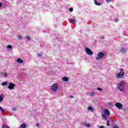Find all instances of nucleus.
<instances>
[{
	"label": "nucleus",
	"instance_id": "nucleus-17",
	"mask_svg": "<svg viewBox=\"0 0 128 128\" xmlns=\"http://www.w3.org/2000/svg\"><path fill=\"white\" fill-rule=\"evenodd\" d=\"M102 118H104V120H108V118H106V116L105 114H102Z\"/></svg>",
	"mask_w": 128,
	"mask_h": 128
},
{
	"label": "nucleus",
	"instance_id": "nucleus-7",
	"mask_svg": "<svg viewBox=\"0 0 128 128\" xmlns=\"http://www.w3.org/2000/svg\"><path fill=\"white\" fill-rule=\"evenodd\" d=\"M115 106L116 108H119V109L122 108V104L120 102L116 103Z\"/></svg>",
	"mask_w": 128,
	"mask_h": 128
},
{
	"label": "nucleus",
	"instance_id": "nucleus-16",
	"mask_svg": "<svg viewBox=\"0 0 128 128\" xmlns=\"http://www.w3.org/2000/svg\"><path fill=\"white\" fill-rule=\"evenodd\" d=\"M8 83L6 82H4L2 84V86H6Z\"/></svg>",
	"mask_w": 128,
	"mask_h": 128
},
{
	"label": "nucleus",
	"instance_id": "nucleus-23",
	"mask_svg": "<svg viewBox=\"0 0 128 128\" xmlns=\"http://www.w3.org/2000/svg\"><path fill=\"white\" fill-rule=\"evenodd\" d=\"M18 40H22V36H18Z\"/></svg>",
	"mask_w": 128,
	"mask_h": 128
},
{
	"label": "nucleus",
	"instance_id": "nucleus-21",
	"mask_svg": "<svg viewBox=\"0 0 128 128\" xmlns=\"http://www.w3.org/2000/svg\"><path fill=\"white\" fill-rule=\"evenodd\" d=\"M0 110L2 112H4V108H2L0 106Z\"/></svg>",
	"mask_w": 128,
	"mask_h": 128
},
{
	"label": "nucleus",
	"instance_id": "nucleus-5",
	"mask_svg": "<svg viewBox=\"0 0 128 128\" xmlns=\"http://www.w3.org/2000/svg\"><path fill=\"white\" fill-rule=\"evenodd\" d=\"M85 50L87 54H88L89 56H92V54H94V52H92V50H90L88 48H85Z\"/></svg>",
	"mask_w": 128,
	"mask_h": 128
},
{
	"label": "nucleus",
	"instance_id": "nucleus-24",
	"mask_svg": "<svg viewBox=\"0 0 128 128\" xmlns=\"http://www.w3.org/2000/svg\"><path fill=\"white\" fill-rule=\"evenodd\" d=\"M98 90H99L100 92H102V89L100 88H97Z\"/></svg>",
	"mask_w": 128,
	"mask_h": 128
},
{
	"label": "nucleus",
	"instance_id": "nucleus-38",
	"mask_svg": "<svg viewBox=\"0 0 128 128\" xmlns=\"http://www.w3.org/2000/svg\"><path fill=\"white\" fill-rule=\"evenodd\" d=\"M103 38H104V37H103Z\"/></svg>",
	"mask_w": 128,
	"mask_h": 128
},
{
	"label": "nucleus",
	"instance_id": "nucleus-4",
	"mask_svg": "<svg viewBox=\"0 0 128 128\" xmlns=\"http://www.w3.org/2000/svg\"><path fill=\"white\" fill-rule=\"evenodd\" d=\"M104 56V54L102 52H99L98 54V57L96 58V60H98L100 58H102Z\"/></svg>",
	"mask_w": 128,
	"mask_h": 128
},
{
	"label": "nucleus",
	"instance_id": "nucleus-13",
	"mask_svg": "<svg viewBox=\"0 0 128 128\" xmlns=\"http://www.w3.org/2000/svg\"><path fill=\"white\" fill-rule=\"evenodd\" d=\"M62 80L64 82H68V78L67 76H64L62 78Z\"/></svg>",
	"mask_w": 128,
	"mask_h": 128
},
{
	"label": "nucleus",
	"instance_id": "nucleus-14",
	"mask_svg": "<svg viewBox=\"0 0 128 128\" xmlns=\"http://www.w3.org/2000/svg\"><path fill=\"white\" fill-rule=\"evenodd\" d=\"M94 4H96V6H101L102 5V4H100V3L98 2V1L96 0H94Z\"/></svg>",
	"mask_w": 128,
	"mask_h": 128
},
{
	"label": "nucleus",
	"instance_id": "nucleus-6",
	"mask_svg": "<svg viewBox=\"0 0 128 128\" xmlns=\"http://www.w3.org/2000/svg\"><path fill=\"white\" fill-rule=\"evenodd\" d=\"M14 86H16V84L10 83L8 86V88L10 90H14Z\"/></svg>",
	"mask_w": 128,
	"mask_h": 128
},
{
	"label": "nucleus",
	"instance_id": "nucleus-25",
	"mask_svg": "<svg viewBox=\"0 0 128 128\" xmlns=\"http://www.w3.org/2000/svg\"><path fill=\"white\" fill-rule=\"evenodd\" d=\"M106 126H110V120H108L106 122Z\"/></svg>",
	"mask_w": 128,
	"mask_h": 128
},
{
	"label": "nucleus",
	"instance_id": "nucleus-28",
	"mask_svg": "<svg viewBox=\"0 0 128 128\" xmlns=\"http://www.w3.org/2000/svg\"><path fill=\"white\" fill-rule=\"evenodd\" d=\"M12 110H13V112H16V108H12Z\"/></svg>",
	"mask_w": 128,
	"mask_h": 128
},
{
	"label": "nucleus",
	"instance_id": "nucleus-15",
	"mask_svg": "<svg viewBox=\"0 0 128 128\" xmlns=\"http://www.w3.org/2000/svg\"><path fill=\"white\" fill-rule=\"evenodd\" d=\"M26 124H23L20 126V128H26Z\"/></svg>",
	"mask_w": 128,
	"mask_h": 128
},
{
	"label": "nucleus",
	"instance_id": "nucleus-29",
	"mask_svg": "<svg viewBox=\"0 0 128 128\" xmlns=\"http://www.w3.org/2000/svg\"><path fill=\"white\" fill-rule=\"evenodd\" d=\"M37 56L38 58H40V56H42V54H37Z\"/></svg>",
	"mask_w": 128,
	"mask_h": 128
},
{
	"label": "nucleus",
	"instance_id": "nucleus-10",
	"mask_svg": "<svg viewBox=\"0 0 128 128\" xmlns=\"http://www.w3.org/2000/svg\"><path fill=\"white\" fill-rule=\"evenodd\" d=\"M16 61L17 62H18V64H24V60H22L18 58Z\"/></svg>",
	"mask_w": 128,
	"mask_h": 128
},
{
	"label": "nucleus",
	"instance_id": "nucleus-36",
	"mask_svg": "<svg viewBox=\"0 0 128 128\" xmlns=\"http://www.w3.org/2000/svg\"><path fill=\"white\" fill-rule=\"evenodd\" d=\"M36 126H38V128L40 127V124H36Z\"/></svg>",
	"mask_w": 128,
	"mask_h": 128
},
{
	"label": "nucleus",
	"instance_id": "nucleus-22",
	"mask_svg": "<svg viewBox=\"0 0 128 128\" xmlns=\"http://www.w3.org/2000/svg\"><path fill=\"white\" fill-rule=\"evenodd\" d=\"M76 20H71V24H76Z\"/></svg>",
	"mask_w": 128,
	"mask_h": 128
},
{
	"label": "nucleus",
	"instance_id": "nucleus-26",
	"mask_svg": "<svg viewBox=\"0 0 128 128\" xmlns=\"http://www.w3.org/2000/svg\"><path fill=\"white\" fill-rule=\"evenodd\" d=\"M69 10L70 12H72L74 11V9L72 8H70Z\"/></svg>",
	"mask_w": 128,
	"mask_h": 128
},
{
	"label": "nucleus",
	"instance_id": "nucleus-20",
	"mask_svg": "<svg viewBox=\"0 0 128 128\" xmlns=\"http://www.w3.org/2000/svg\"><path fill=\"white\" fill-rule=\"evenodd\" d=\"M26 40H28V42H30V40H32V38H30L29 36H26Z\"/></svg>",
	"mask_w": 128,
	"mask_h": 128
},
{
	"label": "nucleus",
	"instance_id": "nucleus-18",
	"mask_svg": "<svg viewBox=\"0 0 128 128\" xmlns=\"http://www.w3.org/2000/svg\"><path fill=\"white\" fill-rule=\"evenodd\" d=\"M3 100H4V96L2 95H0V102H2Z\"/></svg>",
	"mask_w": 128,
	"mask_h": 128
},
{
	"label": "nucleus",
	"instance_id": "nucleus-37",
	"mask_svg": "<svg viewBox=\"0 0 128 128\" xmlns=\"http://www.w3.org/2000/svg\"><path fill=\"white\" fill-rule=\"evenodd\" d=\"M118 19H115L114 20V22H118Z\"/></svg>",
	"mask_w": 128,
	"mask_h": 128
},
{
	"label": "nucleus",
	"instance_id": "nucleus-39",
	"mask_svg": "<svg viewBox=\"0 0 128 128\" xmlns=\"http://www.w3.org/2000/svg\"><path fill=\"white\" fill-rule=\"evenodd\" d=\"M103 38H104V37H103Z\"/></svg>",
	"mask_w": 128,
	"mask_h": 128
},
{
	"label": "nucleus",
	"instance_id": "nucleus-35",
	"mask_svg": "<svg viewBox=\"0 0 128 128\" xmlns=\"http://www.w3.org/2000/svg\"><path fill=\"white\" fill-rule=\"evenodd\" d=\"M70 98H74V96H70Z\"/></svg>",
	"mask_w": 128,
	"mask_h": 128
},
{
	"label": "nucleus",
	"instance_id": "nucleus-11",
	"mask_svg": "<svg viewBox=\"0 0 128 128\" xmlns=\"http://www.w3.org/2000/svg\"><path fill=\"white\" fill-rule=\"evenodd\" d=\"M104 114L106 116H110V111H108V109H105L104 110Z\"/></svg>",
	"mask_w": 128,
	"mask_h": 128
},
{
	"label": "nucleus",
	"instance_id": "nucleus-19",
	"mask_svg": "<svg viewBox=\"0 0 128 128\" xmlns=\"http://www.w3.org/2000/svg\"><path fill=\"white\" fill-rule=\"evenodd\" d=\"M90 96H96V94L94 92H92V93L90 94Z\"/></svg>",
	"mask_w": 128,
	"mask_h": 128
},
{
	"label": "nucleus",
	"instance_id": "nucleus-34",
	"mask_svg": "<svg viewBox=\"0 0 128 128\" xmlns=\"http://www.w3.org/2000/svg\"><path fill=\"white\" fill-rule=\"evenodd\" d=\"M104 128V126H99V128Z\"/></svg>",
	"mask_w": 128,
	"mask_h": 128
},
{
	"label": "nucleus",
	"instance_id": "nucleus-1",
	"mask_svg": "<svg viewBox=\"0 0 128 128\" xmlns=\"http://www.w3.org/2000/svg\"><path fill=\"white\" fill-rule=\"evenodd\" d=\"M126 84V82L124 80L121 81L118 85V90L122 92H126V88H124V86Z\"/></svg>",
	"mask_w": 128,
	"mask_h": 128
},
{
	"label": "nucleus",
	"instance_id": "nucleus-8",
	"mask_svg": "<svg viewBox=\"0 0 128 128\" xmlns=\"http://www.w3.org/2000/svg\"><path fill=\"white\" fill-rule=\"evenodd\" d=\"M87 110L89 112H94V108H92V106H88L87 108Z\"/></svg>",
	"mask_w": 128,
	"mask_h": 128
},
{
	"label": "nucleus",
	"instance_id": "nucleus-2",
	"mask_svg": "<svg viewBox=\"0 0 128 128\" xmlns=\"http://www.w3.org/2000/svg\"><path fill=\"white\" fill-rule=\"evenodd\" d=\"M120 72L116 74L117 78H124V68H121L120 69Z\"/></svg>",
	"mask_w": 128,
	"mask_h": 128
},
{
	"label": "nucleus",
	"instance_id": "nucleus-30",
	"mask_svg": "<svg viewBox=\"0 0 128 128\" xmlns=\"http://www.w3.org/2000/svg\"><path fill=\"white\" fill-rule=\"evenodd\" d=\"M112 0H106V2H112Z\"/></svg>",
	"mask_w": 128,
	"mask_h": 128
},
{
	"label": "nucleus",
	"instance_id": "nucleus-33",
	"mask_svg": "<svg viewBox=\"0 0 128 128\" xmlns=\"http://www.w3.org/2000/svg\"><path fill=\"white\" fill-rule=\"evenodd\" d=\"M86 126L90 127V124H88L86 125Z\"/></svg>",
	"mask_w": 128,
	"mask_h": 128
},
{
	"label": "nucleus",
	"instance_id": "nucleus-32",
	"mask_svg": "<svg viewBox=\"0 0 128 128\" xmlns=\"http://www.w3.org/2000/svg\"><path fill=\"white\" fill-rule=\"evenodd\" d=\"M113 128H118V126H114Z\"/></svg>",
	"mask_w": 128,
	"mask_h": 128
},
{
	"label": "nucleus",
	"instance_id": "nucleus-12",
	"mask_svg": "<svg viewBox=\"0 0 128 128\" xmlns=\"http://www.w3.org/2000/svg\"><path fill=\"white\" fill-rule=\"evenodd\" d=\"M0 74L2 76H4V78H6V76H8V73L4 72H2Z\"/></svg>",
	"mask_w": 128,
	"mask_h": 128
},
{
	"label": "nucleus",
	"instance_id": "nucleus-3",
	"mask_svg": "<svg viewBox=\"0 0 128 128\" xmlns=\"http://www.w3.org/2000/svg\"><path fill=\"white\" fill-rule=\"evenodd\" d=\"M58 88V84H54L52 85L51 86V90L52 92H56Z\"/></svg>",
	"mask_w": 128,
	"mask_h": 128
},
{
	"label": "nucleus",
	"instance_id": "nucleus-9",
	"mask_svg": "<svg viewBox=\"0 0 128 128\" xmlns=\"http://www.w3.org/2000/svg\"><path fill=\"white\" fill-rule=\"evenodd\" d=\"M126 48L124 47H122L120 49V52H122V54H124L126 52Z\"/></svg>",
	"mask_w": 128,
	"mask_h": 128
},
{
	"label": "nucleus",
	"instance_id": "nucleus-31",
	"mask_svg": "<svg viewBox=\"0 0 128 128\" xmlns=\"http://www.w3.org/2000/svg\"><path fill=\"white\" fill-rule=\"evenodd\" d=\"M2 3L0 2V8H2Z\"/></svg>",
	"mask_w": 128,
	"mask_h": 128
},
{
	"label": "nucleus",
	"instance_id": "nucleus-27",
	"mask_svg": "<svg viewBox=\"0 0 128 128\" xmlns=\"http://www.w3.org/2000/svg\"><path fill=\"white\" fill-rule=\"evenodd\" d=\"M7 48H12V45H8Z\"/></svg>",
	"mask_w": 128,
	"mask_h": 128
}]
</instances>
